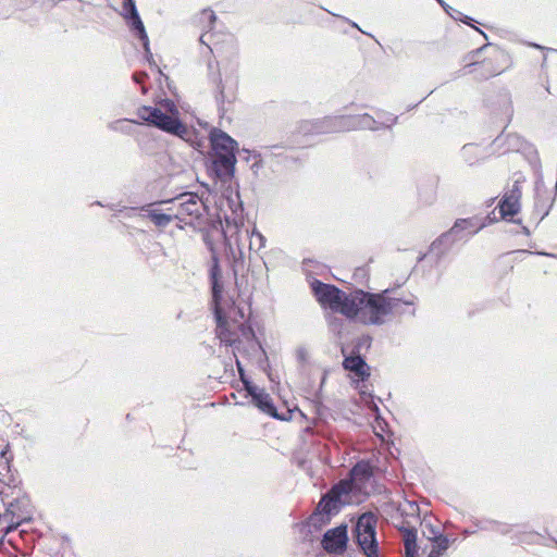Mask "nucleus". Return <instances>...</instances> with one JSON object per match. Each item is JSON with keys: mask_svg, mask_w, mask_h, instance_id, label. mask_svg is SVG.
Here are the masks:
<instances>
[{"mask_svg": "<svg viewBox=\"0 0 557 557\" xmlns=\"http://www.w3.org/2000/svg\"><path fill=\"white\" fill-rule=\"evenodd\" d=\"M406 557H416L418 554L417 533L412 530L404 532Z\"/></svg>", "mask_w": 557, "mask_h": 557, "instance_id": "obj_14", "label": "nucleus"}, {"mask_svg": "<svg viewBox=\"0 0 557 557\" xmlns=\"http://www.w3.org/2000/svg\"><path fill=\"white\" fill-rule=\"evenodd\" d=\"M312 288L323 307L364 324L382 323L399 306V299L388 298L385 294H370L358 289L346 295L335 286L318 281L312 284Z\"/></svg>", "mask_w": 557, "mask_h": 557, "instance_id": "obj_1", "label": "nucleus"}, {"mask_svg": "<svg viewBox=\"0 0 557 557\" xmlns=\"http://www.w3.org/2000/svg\"><path fill=\"white\" fill-rule=\"evenodd\" d=\"M235 163V153H219L213 159L212 168L218 177L226 178L233 175Z\"/></svg>", "mask_w": 557, "mask_h": 557, "instance_id": "obj_6", "label": "nucleus"}, {"mask_svg": "<svg viewBox=\"0 0 557 557\" xmlns=\"http://www.w3.org/2000/svg\"><path fill=\"white\" fill-rule=\"evenodd\" d=\"M469 227L472 228V231H471L472 233H475L478 230H480L482 227V225L473 223L472 220H460L455 224V226L451 228V231L457 232L459 228L467 230Z\"/></svg>", "mask_w": 557, "mask_h": 557, "instance_id": "obj_17", "label": "nucleus"}, {"mask_svg": "<svg viewBox=\"0 0 557 557\" xmlns=\"http://www.w3.org/2000/svg\"><path fill=\"white\" fill-rule=\"evenodd\" d=\"M247 389L252 396L253 403L257 407L269 414H275L274 406L272 405L269 394L264 393L256 386L247 385Z\"/></svg>", "mask_w": 557, "mask_h": 557, "instance_id": "obj_9", "label": "nucleus"}, {"mask_svg": "<svg viewBox=\"0 0 557 557\" xmlns=\"http://www.w3.org/2000/svg\"><path fill=\"white\" fill-rule=\"evenodd\" d=\"M123 10L125 17L132 20V25L138 30L140 38L147 40L144 24L136 11L134 0H124Z\"/></svg>", "mask_w": 557, "mask_h": 557, "instance_id": "obj_10", "label": "nucleus"}, {"mask_svg": "<svg viewBox=\"0 0 557 557\" xmlns=\"http://www.w3.org/2000/svg\"><path fill=\"white\" fill-rule=\"evenodd\" d=\"M220 295H221V287L218 285L216 280L214 278V282H213V298H214V302H215V315H216V320H218V333H219L220 338H222L225 342H230L231 339L225 335L226 322H225L224 318L221 314V310H220L219 304H218Z\"/></svg>", "mask_w": 557, "mask_h": 557, "instance_id": "obj_13", "label": "nucleus"}, {"mask_svg": "<svg viewBox=\"0 0 557 557\" xmlns=\"http://www.w3.org/2000/svg\"><path fill=\"white\" fill-rule=\"evenodd\" d=\"M449 542L447 537L437 539L433 542L432 550L429 554V557H440L443 552L448 548Z\"/></svg>", "mask_w": 557, "mask_h": 557, "instance_id": "obj_16", "label": "nucleus"}, {"mask_svg": "<svg viewBox=\"0 0 557 557\" xmlns=\"http://www.w3.org/2000/svg\"><path fill=\"white\" fill-rule=\"evenodd\" d=\"M363 125H368V123L370 122V117L364 115L362 119H361Z\"/></svg>", "mask_w": 557, "mask_h": 557, "instance_id": "obj_20", "label": "nucleus"}, {"mask_svg": "<svg viewBox=\"0 0 557 557\" xmlns=\"http://www.w3.org/2000/svg\"><path fill=\"white\" fill-rule=\"evenodd\" d=\"M203 15L209 18L210 23H213V21L215 20V15L212 11H205Z\"/></svg>", "mask_w": 557, "mask_h": 557, "instance_id": "obj_19", "label": "nucleus"}, {"mask_svg": "<svg viewBox=\"0 0 557 557\" xmlns=\"http://www.w3.org/2000/svg\"><path fill=\"white\" fill-rule=\"evenodd\" d=\"M138 116L162 131L182 136L186 128L180 121V112L171 100H163L157 107H143L138 110Z\"/></svg>", "mask_w": 557, "mask_h": 557, "instance_id": "obj_2", "label": "nucleus"}, {"mask_svg": "<svg viewBox=\"0 0 557 557\" xmlns=\"http://www.w3.org/2000/svg\"><path fill=\"white\" fill-rule=\"evenodd\" d=\"M423 533L428 536V539L432 542L437 539H443L444 536L434 528L432 523L425 522L423 524Z\"/></svg>", "mask_w": 557, "mask_h": 557, "instance_id": "obj_18", "label": "nucleus"}, {"mask_svg": "<svg viewBox=\"0 0 557 557\" xmlns=\"http://www.w3.org/2000/svg\"><path fill=\"white\" fill-rule=\"evenodd\" d=\"M349 493L350 484L347 482H341L320 500L318 510L326 515L336 512L342 505L351 502Z\"/></svg>", "mask_w": 557, "mask_h": 557, "instance_id": "obj_4", "label": "nucleus"}, {"mask_svg": "<svg viewBox=\"0 0 557 557\" xmlns=\"http://www.w3.org/2000/svg\"><path fill=\"white\" fill-rule=\"evenodd\" d=\"M520 195L512 191L510 195H506L499 205L500 213L503 218L513 216L519 212L520 209Z\"/></svg>", "mask_w": 557, "mask_h": 557, "instance_id": "obj_11", "label": "nucleus"}, {"mask_svg": "<svg viewBox=\"0 0 557 557\" xmlns=\"http://www.w3.org/2000/svg\"><path fill=\"white\" fill-rule=\"evenodd\" d=\"M149 216L153 221V223L157 224L158 226H165L171 221H173L174 218H176V215L173 216L170 214L160 213L156 210H151L149 212Z\"/></svg>", "mask_w": 557, "mask_h": 557, "instance_id": "obj_15", "label": "nucleus"}, {"mask_svg": "<svg viewBox=\"0 0 557 557\" xmlns=\"http://www.w3.org/2000/svg\"><path fill=\"white\" fill-rule=\"evenodd\" d=\"M347 543V530L345 525L327 531L323 539V546L327 552H342Z\"/></svg>", "mask_w": 557, "mask_h": 557, "instance_id": "obj_5", "label": "nucleus"}, {"mask_svg": "<svg viewBox=\"0 0 557 557\" xmlns=\"http://www.w3.org/2000/svg\"><path fill=\"white\" fill-rule=\"evenodd\" d=\"M375 518L372 513L362 515L356 525V537L359 546L368 557H375L376 540H375Z\"/></svg>", "mask_w": 557, "mask_h": 557, "instance_id": "obj_3", "label": "nucleus"}, {"mask_svg": "<svg viewBox=\"0 0 557 557\" xmlns=\"http://www.w3.org/2000/svg\"><path fill=\"white\" fill-rule=\"evenodd\" d=\"M438 3H441L442 5L444 4L443 0H437Z\"/></svg>", "mask_w": 557, "mask_h": 557, "instance_id": "obj_21", "label": "nucleus"}, {"mask_svg": "<svg viewBox=\"0 0 557 557\" xmlns=\"http://www.w3.org/2000/svg\"><path fill=\"white\" fill-rule=\"evenodd\" d=\"M350 474L351 480L346 482L350 484L351 493L354 490L360 491L362 488L363 481L371 475V468L368 463L361 462L352 468Z\"/></svg>", "mask_w": 557, "mask_h": 557, "instance_id": "obj_8", "label": "nucleus"}, {"mask_svg": "<svg viewBox=\"0 0 557 557\" xmlns=\"http://www.w3.org/2000/svg\"><path fill=\"white\" fill-rule=\"evenodd\" d=\"M211 141L215 154L235 152L236 141L223 132H212Z\"/></svg>", "mask_w": 557, "mask_h": 557, "instance_id": "obj_7", "label": "nucleus"}, {"mask_svg": "<svg viewBox=\"0 0 557 557\" xmlns=\"http://www.w3.org/2000/svg\"><path fill=\"white\" fill-rule=\"evenodd\" d=\"M344 368L352 372L358 379L363 380L369 376V367L359 356L346 358Z\"/></svg>", "mask_w": 557, "mask_h": 557, "instance_id": "obj_12", "label": "nucleus"}]
</instances>
